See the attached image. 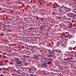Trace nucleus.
Listing matches in <instances>:
<instances>
[{"label":"nucleus","mask_w":76,"mask_h":76,"mask_svg":"<svg viewBox=\"0 0 76 76\" xmlns=\"http://www.w3.org/2000/svg\"><path fill=\"white\" fill-rule=\"evenodd\" d=\"M46 52L50 54H55L56 50H54L51 51L50 49H47Z\"/></svg>","instance_id":"1"},{"label":"nucleus","mask_w":76,"mask_h":76,"mask_svg":"<svg viewBox=\"0 0 76 76\" xmlns=\"http://www.w3.org/2000/svg\"><path fill=\"white\" fill-rule=\"evenodd\" d=\"M66 15L68 18H72V15H73L72 13H71L70 12L68 13H66Z\"/></svg>","instance_id":"2"},{"label":"nucleus","mask_w":76,"mask_h":76,"mask_svg":"<svg viewBox=\"0 0 76 76\" xmlns=\"http://www.w3.org/2000/svg\"><path fill=\"white\" fill-rule=\"evenodd\" d=\"M29 19H31L32 18H29L28 17H27L26 18H24V19L25 21H26V22H28V21H29Z\"/></svg>","instance_id":"3"},{"label":"nucleus","mask_w":76,"mask_h":76,"mask_svg":"<svg viewBox=\"0 0 76 76\" xmlns=\"http://www.w3.org/2000/svg\"><path fill=\"white\" fill-rule=\"evenodd\" d=\"M16 64H17V65H18V66H20L22 64V61L19 60L16 63Z\"/></svg>","instance_id":"4"},{"label":"nucleus","mask_w":76,"mask_h":76,"mask_svg":"<svg viewBox=\"0 0 76 76\" xmlns=\"http://www.w3.org/2000/svg\"><path fill=\"white\" fill-rule=\"evenodd\" d=\"M39 28H40L41 30H42V31H44L45 30V27H44L43 26H41L39 27ZM42 28H43V29H42Z\"/></svg>","instance_id":"5"},{"label":"nucleus","mask_w":76,"mask_h":76,"mask_svg":"<svg viewBox=\"0 0 76 76\" xmlns=\"http://www.w3.org/2000/svg\"><path fill=\"white\" fill-rule=\"evenodd\" d=\"M55 54H54L53 53H52V54L48 55V57H53L54 56V55Z\"/></svg>","instance_id":"6"},{"label":"nucleus","mask_w":76,"mask_h":76,"mask_svg":"<svg viewBox=\"0 0 76 76\" xmlns=\"http://www.w3.org/2000/svg\"><path fill=\"white\" fill-rule=\"evenodd\" d=\"M26 37H22L21 38V40H23V41H26Z\"/></svg>","instance_id":"7"},{"label":"nucleus","mask_w":76,"mask_h":76,"mask_svg":"<svg viewBox=\"0 0 76 76\" xmlns=\"http://www.w3.org/2000/svg\"><path fill=\"white\" fill-rule=\"evenodd\" d=\"M67 37L69 39H70L71 38H72V36L71 35L68 34V36H67Z\"/></svg>","instance_id":"8"},{"label":"nucleus","mask_w":76,"mask_h":76,"mask_svg":"<svg viewBox=\"0 0 76 76\" xmlns=\"http://www.w3.org/2000/svg\"><path fill=\"white\" fill-rule=\"evenodd\" d=\"M19 60V58H15V62H16V63L18 62V61Z\"/></svg>","instance_id":"9"},{"label":"nucleus","mask_w":76,"mask_h":76,"mask_svg":"<svg viewBox=\"0 0 76 76\" xmlns=\"http://www.w3.org/2000/svg\"><path fill=\"white\" fill-rule=\"evenodd\" d=\"M33 58H34V59L35 60H39V58L37 56H36V57H33Z\"/></svg>","instance_id":"10"},{"label":"nucleus","mask_w":76,"mask_h":76,"mask_svg":"<svg viewBox=\"0 0 76 76\" xmlns=\"http://www.w3.org/2000/svg\"><path fill=\"white\" fill-rule=\"evenodd\" d=\"M59 11L60 12H63V11H64V8H59Z\"/></svg>","instance_id":"11"},{"label":"nucleus","mask_w":76,"mask_h":76,"mask_svg":"<svg viewBox=\"0 0 76 76\" xmlns=\"http://www.w3.org/2000/svg\"><path fill=\"white\" fill-rule=\"evenodd\" d=\"M42 66L43 67H47V65L45 64V63L44 64H42Z\"/></svg>","instance_id":"12"},{"label":"nucleus","mask_w":76,"mask_h":76,"mask_svg":"<svg viewBox=\"0 0 76 76\" xmlns=\"http://www.w3.org/2000/svg\"><path fill=\"white\" fill-rule=\"evenodd\" d=\"M15 70H16V71H17V73H18V74H20V70L18 69H15Z\"/></svg>","instance_id":"13"},{"label":"nucleus","mask_w":76,"mask_h":76,"mask_svg":"<svg viewBox=\"0 0 76 76\" xmlns=\"http://www.w3.org/2000/svg\"><path fill=\"white\" fill-rule=\"evenodd\" d=\"M69 34H67L66 32H65L64 34V36H66V37H67Z\"/></svg>","instance_id":"14"},{"label":"nucleus","mask_w":76,"mask_h":76,"mask_svg":"<svg viewBox=\"0 0 76 76\" xmlns=\"http://www.w3.org/2000/svg\"><path fill=\"white\" fill-rule=\"evenodd\" d=\"M20 27L21 29L25 28V26H24V25H22Z\"/></svg>","instance_id":"15"},{"label":"nucleus","mask_w":76,"mask_h":76,"mask_svg":"<svg viewBox=\"0 0 76 76\" xmlns=\"http://www.w3.org/2000/svg\"><path fill=\"white\" fill-rule=\"evenodd\" d=\"M72 31H74L73 33H74V34H76V30H72Z\"/></svg>","instance_id":"16"},{"label":"nucleus","mask_w":76,"mask_h":76,"mask_svg":"<svg viewBox=\"0 0 76 76\" xmlns=\"http://www.w3.org/2000/svg\"><path fill=\"white\" fill-rule=\"evenodd\" d=\"M31 46H27L26 47V49L27 50H29V49H30L31 48H30Z\"/></svg>","instance_id":"17"},{"label":"nucleus","mask_w":76,"mask_h":76,"mask_svg":"<svg viewBox=\"0 0 76 76\" xmlns=\"http://www.w3.org/2000/svg\"><path fill=\"white\" fill-rule=\"evenodd\" d=\"M47 64H48V65H49V64H50L51 63H52V62L51 61H48L47 63Z\"/></svg>","instance_id":"18"},{"label":"nucleus","mask_w":76,"mask_h":76,"mask_svg":"<svg viewBox=\"0 0 76 76\" xmlns=\"http://www.w3.org/2000/svg\"><path fill=\"white\" fill-rule=\"evenodd\" d=\"M35 9H34V10H32V12L34 14H35V12H36V11H35Z\"/></svg>","instance_id":"19"},{"label":"nucleus","mask_w":76,"mask_h":76,"mask_svg":"<svg viewBox=\"0 0 76 76\" xmlns=\"http://www.w3.org/2000/svg\"><path fill=\"white\" fill-rule=\"evenodd\" d=\"M28 37H26L25 41H29V39H28Z\"/></svg>","instance_id":"20"},{"label":"nucleus","mask_w":76,"mask_h":76,"mask_svg":"<svg viewBox=\"0 0 76 76\" xmlns=\"http://www.w3.org/2000/svg\"><path fill=\"white\" fill-rule=\"evenodd\" d=\"M31 52H34V48H33L31 49Z\"/></svg>","instance_id":"21"},{"label":"nucleus","mask_w":76,"mask_h":76,"mask_svg":"<svg viewBox=\"0 0 76 76\" xmlns=\"http://www.w3.org/2000/svg\"><path fill=\"white\" fill-rule=\"evenodd\" d=\"M49 47H51V42H50L49 43Z\"/></svg>","instance_id":"22"},{"label":"nucleus","mask_w":76,"mask_h":76,"mask_svg":"<svg viewBox=\"0 0 76 76\" xmlns=\"http://www.w3.org/2000/svg\"><path fill=\"white\" fill-rule=\"evenodd\" d=\"M56 45H60V42H57V43H56Z\"/></svg>","instance_id":"23"},{"label":"nucleus","mask_w":76,"mask_h":76,"mask_svg":"<svg viewBox=\"0 0 76 76\" xmlns=\"http://www.w3.org/2000/svg\"><path fill=\"white\" fill-rule=\"evenodd\" d=\"M2 70H6V68H2Z\"/></svg>","instance_id":"24"},{"label":"nucleus","mask_w":76,"mask_h":76,"mask_svg":"<svg viewBox=\"0 0 76 76\" xmlns=\"http://www.w3.org/2000/svg\"><path fill=\"white\" fill-rule=\"evenodd\" d=\"M2 73L4 74V75H5V74H6V72H5V71H2Z\"/></svg>","instance_id":"25"},{"label":"nucleus","mask_w":76,"mask_h":76,"mask_svg":"<svg viewBox=\"0 0 76 76\" xmlns=\"http://www.w3.org/2000/svg\"><path fill=\"white\" fill-rule=\"evenodd\" d=\"M71 11V9H70V8H69L68 9V10L67 12H69V11Z\"/></svg>","instance_id":"26"},{"label":"nucleus","mask_w":76,"mask_h":76,"mask_svg":"<svg viewBox=\"0 0 76 76\" xmlns=\"http://www.w3.org/2000/svg\"><path fill=\"white\" fill-rule=\"evenodd\" d=\"M46 36H48V35H49V33L48 32L46 33Z\"/></svg>","instance_id":"27"},{"label":"nucleus","mask_w":76,"mask_h":76,"mask_svg":"<svg viewBox=\"0 0 76 76\" xmlns=\"http://www.w3.org/2000/svg\"><path fill=\"white\" fill-rule=\"evenodd\" d=\"M57 7V6H55L53 7V9H56Z\"/></svg>","instance_id":"28"},{"label":"nucleus","mask_w":76,"mask_h":76,"mask_svg":"<svg viewBox=\"0 0 76 76\" xmlns=\"http://www.w3.org/2000/svg\"><path fill=\"white\" fill-rule=\"evenodd\" d=\"M41 42H40L38 44V45H41Z\"/></svg>","instance_id":"29"},{"label":"nucleus","mask_w":76,"mask_h":76,"mask_svg":"<svg viewBox=\"0 0 76 76\" xmlns=\"http://www.w3.org/2000/svg\"><path fill=\"white\" fill-rule=\"evenodd\" d=\"M75 16H76V15L74 14L73 15V17H75Z\"/></svg>","instance_id":"30"},{"label":"nucleus","mask_w":76,"mask_h":76,"mask_svg":"<svg viewBox=\"0 0 76 76\" xmlns=\"http://www.w3.org/2000/svg\"><path fill=\"white\" fill-rule=\"evenodd\" d=\"M33 56L34 57H36V56H37V55H33Z\"/></svg>","instance_id":"31"},{"label":"nucleus","mask_w":76,"mask_h":76,"mask_svg":"<svg viewBox=\"0 0 76 76\" xmlns=\"http://www.w3.org/2000/svg\"><path fill=\"white\" fill-rule=\"evenodd\" d=\"M53 75H57V73H53Z\"/></svg>","instance_id":"32"},{"label":"nucleus","mask_w":76,"mask_h":76,"mask_svg":"<svg viewBox=\"0 0 76 76\" xmlns=\"http://www.w3.org/2000/svg\"><path fill=\"white\" fill-rule=\"evenodd\" d=\"M20 1V0H18V3H19Z\"/></svg>","instance_id":"33"},{"label":"nucleus","mask_w":76,"mask_h":76,"mask_svg":"<svg viewBox=\"0 0 76 76\" xmlns=\"http://www.w3.org/2000/svg\"><path fill=\"white\" fill-rule=\"evenodd\" d=\"M29 56H26V58H29Z\"/></svg>","instance_id":"34"},{"label":"nucleus","mask_w":76,"mask_h":76,"mask_svg":"<svg viewBox=\"0 0 76 76\" xmlns=\"http://www.w3.org/2000/svg\"><path fill=\"white\" fill-rule=\"evenodd\" d=\"M1 64H2L1 65L2 66H3V62L1 63Z\"/></svg>","instance_id":"35"},{"label":"nucleus","mask_w":76,"mask_h":76,"mask_svg":"<svg viewBox=\"0 0 76 76\" xmlns=\"http://www.w3.org/2000/svg\"><path fill=\"white\" fill-rule=\"evenodd\" d=\"M32 28H33V27H31L30 28V30H31V29H32Z\"/></svg>","instance_id":"36"},{"label":"nucleus","mask_w":76,"mask_h":76,"mask_svg":"<svg viewBox=\"0 0 76 76\" xmlns=\"http://www.w3.org/2000/svg\"><path fill=\"white\" fill-rule=\"evenodd\" d=\"M4 26H5V27H6L7 26V25H4Z\"/></svg>","instance_id":"37"},{"label":"nucleus","mask_w":76,"mask_h":76,"mask_svg":"<svg viewBox=\"0 0 76 76\" xmlns=\"http://www.w3.org/2000/svg\"><path fill=\"white\" fill-rule=\"evenodd\" d=\"M1 76H4V75H3V74H1Z\"/></svg>","instance_id":"38"},{"label":"nucleus","mask_w":76,"mask_h":76,"mask_svg":"<svg viewBox=\"0 0 76 76\" xmlns=\"http://www.w3.org/2000/svg\"><path fill=\"white\" fill-rule=\"evenodd\" d=\"M65 47H66V44H65Z\"/></svg>","instance_id":"39"},{"label":"nucleus","mask_w":76,"mask_h":76,"mask_svg":"<svg viewBox=\"0 0 76 76\" xmlns=\"http://www.w3.org/2000/svg\"><path fill=\"white\" fill-rule=\"evenodd\" d=\"M64 63H66V61H64Z\"/></svg>","instance_id":"40"},{"label":"nucleus","mask_w":76,"mask_h":76,"mask_svg":"<svg viewBox=\"0 0 76 76\" xmlns=\"http://www.w3.org/2000/svg\"><path fill=\"white\" fill-rule=\"evenodd\" d=\"M2 64H0V66H1V65H2Z\"/></svg>","instance_id":"41"},{"label":"nucleus","mask_w":76,"mask_h":76,"mask_svg":"<svg viewBox=\"0 0 76 76\" xmlns=\"http://www.w3.org/2000/svg\"><path fill=\"white\" fill-rule=\"evenodd\" d=\"M70 59H72V57H71L70 58Z\"/></svg>","instance_id":"42"},{"label":"nucleus","mask_w":76,"mask_h":76,"mask_svg":"<svg viewBox=\"0 0 76 76\" xmlns=\"http://www.w3.org/2000/svg\"><path fill=\"white\" fill-rule=\"evenodd\" d=\"M71 56V57H73V55H72Z\"/></svg>","instance_id":"43"},{"label":"nucleus","mask_w":76,"mask_h":76,"mask_svg":"<svg viewBox=\"0 0 76 76\" xmlns=\"http://www.w3.org/2000/svg\"><path fill=\"white\" fill-rule=\"evenodd\" d=\"M31 69H29V71H31Z\"/></svg>","instance_id":"44"},{"label":"nucleus","mask_w":76,"mask_h":76,"mask_svg":"<svg viewBox=\"0 0 76 76\" xmlns=\"http://www.w3.org/2000/svg\"><path fill=\"white\" fill-rule=\"evenodd\" d=\"M10 7V6H9V7Z\"/></svg>","instance_id":"45"},{"label":"nucleus","mask_w":76,"mask_h":76,"mask_svg":"<svg viewBox=\"0 0 76 76\" xmlns=\"http://www.w3.org/2000/svg\"><path fill=\"white\" fill-rule=\"evenodd\" d=\"M71 61H72V60H70V62H71Z\"/></svg>","instance_id":"46"},{"label":"nucleus","mask_w":76,"mask_h":76,"mask_svg":"<svg viewBox=\"0 0 76 76\" xmlns=\"http://www.w3.org/2000/svg\"><path fill=\"white\" fill-rule=\"evenodd\" d=\"M68 20H69V18H68Z\"/></svg>","instance_id":"47"},{"label":"nucleus","mask_w":76,"mask_h":76,"mask_svg":"<svg viewBox=\"0 0 76 76\" xmlns=\"http://www.w3.org/2000/svg\"><path fill=\"white\" fill-rule=\"evenodd\" d=\"M45 64H47V63H45Z\"/></svg>","instance_id":"48"},{"label":"nucleus","mask_w":76,"mask_h":76,"mask_svg":"<svg viewBox=\"0 0 76 76\" xmlns=\"http://www.w3.org/2000/svg\"><path fill=\"white\" fill-rule=\"evenodd\" d=\"M40 51H41V52H42V50H40Z\"/></svg>","instance_id":"49"},{"label":"nucleus","mask_w":76,"mask_h":76,"mask_svg":"<svg viewBox=\"0 0 76 76\" xmlns=\"http://www.w3.org/2000/svg\"><path fill=\"white\" fill-rule=\"evenodd\" d=\"M4 64L5 65L6 64Z\"/></svg>","instance_id":"50"},{"label":"nucleus","mask_w":76,"mask_h":76,"mask_svg":"<svg viewBox=\"0 0 76 76\" xmlns=\"http://www.w3.org/2000/svg\"><path fill=\"white\" fill-rule=\"evenodd\" d=\"M61 51H60V53H61Z\"/></svg>","instance_id":"51"},{"label":"nucleus","mask_w":76,"mask_h":76,"mask_svg":"<svg viewBox=\"0 0 76 76\" xmlns=\"http://www.w3.org/2000/svg\"><path fill=\"white\" fill-rule=\"evenodd\" d=\"M35 20H34V21H35Z\"/></svg>","instance_id":"52"},{"label":"nucleus","mask_w":76,"mask_h":76,"mask_svg":"<svg viewBox=\"0 0 76 76\" xmlns=\"http://www.w3.org/2000/svg\"><path fill=\"white\" fill-rule=\"evenodd\" d=\"M48 60H49V58H48Z\"/></svg>","instance_id":"53"},{"label":"nucleus","mask_w":76,"mask_h":76,"mask_svg":"<svg viewBox=\"0 0 76 76\" xmlns=\"http://www.w3.org/2000/svg\"><path fill=\"white\" fill-rule=\"evenodd\" d=\"M35 33H36V31L35 32Z\"/></svg>","instance_id":"54"},{"label":"nucleus","mask_w":76,"mask_h":76,"mask_svg":"<svg viewBox=\"0 0 76 76\" xmlns=\"http://www.w3.org/2000/svg\"><path fill=\"white\" fill-rule=\"evenodd\" d=\"M44 14H45V13H44Z\"/></svg>","instance_id":"55"},{"label":"nucleus","mask_w":76,"mask_h":76,"mask_svg":"<svg viewBox=\"0 0 76 76\" xmlns=\"http://www.w3.org/2000/svg\"><path fill=\"white\" fill-rule=\"evenodd\" d=\"M0 76H1V75H0Z\"/></svg>","instance_id":"56"},{"label":"nucleus","mask_w":76,"mask_h":76,"mask_svg":"<svg viewBox=\"0 0 76 76\" xmlns=\"http://www.w3.org/2000/svg\"><path fill=\"white\" fill-rule=\"evenodd\" d=\"M39 2H40V1H39Z\"/></svg>","instance_id":"57"},{"label":"nucleus","mask_w":76,"mask_h":76,"mask_svg":"<svg viewBox=\"0 0 76 76\" xmlns=\"http://www.w3.org/2000/svg\"><path fill=\"white\" fill-rule=\"evenodd\" d=\"M42 29H44V28H42Z\"/></svg>","instance_id":"58"},{"label":"nucleus","mask_w":76,"mask_h":76,"mask_svg":"<svg viewBox=\"0 0 76 76\" xmlns=\"http://www.w3.org/2000/svg\"><path fill=\"white\" fill-rule=\"evenodd\" d=\"M46 60H47V59H46Z\"/></svg>","instance_id":"59"}]
</instances>
